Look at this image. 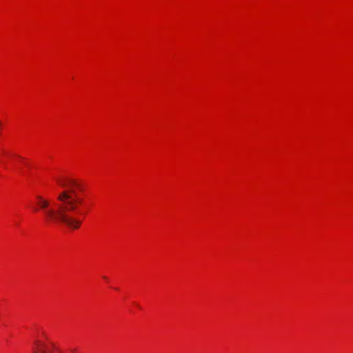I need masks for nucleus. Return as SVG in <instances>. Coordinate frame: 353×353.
<instances>
[{"instance_id":"1","label":"nucleus","mask_w":353,"mask_h":353,"mask_svg":"<svg viewBox=\"0 0 353 353\" xmlns=\"http://www.w3.org/2000/svg\"><path fill=\"white\" fill-rule=\"evenodd\" d=\"M56 184L59 192L55 201L52 203L37 195L34 201L33 210L43 211L48 221L61 223L72 230L79 229L87 213L86 184L62 176L56 179Z\"/></svg>"},{"instance_id":"2","label":"nucleus","mask_w":353,"mask_h":353,"mask_svg":"<svg viewBox=\"0 0 353 353\" xmlns=\"http://www.w3.org/2000/svg\"><path fill=\"white\" fill-rule=\"evenodd\" d=\"M58 350L46 331L39 332L34 340L32 353H54Z\"/></svg>"},{"instance_id":"3","label":"nucleus","mask_w":353,"mask_h":353,"mask_svg":"<svg viewBox=\"0 0 353 353\" xmlns=\"http://www.w3.org/2000/svg\"><path fill=\"white\" fill-rule=\"evenodd\" d=\"M23 158L4 148L0 149V165L17 167L23 161Z\"/></svg>"},{"instance_id":"4","label":"nucleus","mask_w":353,"mask_h":353,"mask_svg":"<svg viewBox=\"0 0 353 353\" xmlns=\"http://www.w3.org/2000/svg\"><path fill=\"white\" fill-rule=\"evenodd\" d=\"M103 279L108 281V278L105 276H103Z\"/></svg>"}]
</instances>
